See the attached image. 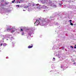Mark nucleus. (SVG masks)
Listing matches in <instances>:
<instances>
[{"mask_svg":"<svg viewBox=\"0 0 76 76\" xmlns=\"http://www.w3.org/2000/svg\"><path fill=\"white\" fill-rule=\"evenodd\" d=\"M23 11H26V10H23Z\"/></svg>","mask_w":76,"mask_h":76,"instance_id":"obj_25","label":"nucleus"},{"mask_svg":"<svg viewBox=\"0 0 76 76\" xmlns=\"http://www.w3.org/2000/svg\"><path fill=\"white\" fill-rule=\"evenodd\" d=\"M14 28H15V27H13L11 26L8 25L7 28V29L8 31H11L12 33H13V32H14L15 31V29Z\"/></svg>","mask_w":76,"mask_h":76,"instance_id":"obj_4","label":"nucleus"},{"mask_svg":"<svg viewBox=\"0 0 76 76\" xmlns=\"http://www.w3.org/2000/svg\"><path fill=\"white\" fill-rule=\"evenodd\" d=\"M70 24L72 26H73V23H70Z\"/></svg>","mask_w":76,"mask_h":76,"instance_id":"obj_12","label":"nucleus"},{"mask_svg":"<svg viewBox=\"0 0 76 76\" xmlns=\"http://www.w3.org/2000/svg\"><path fill=\"white\" fill-rule=\"evenodd\" d=\"M54 20L53 17H50V18H46L45 19H42L41 21H39L41 19L39 18L38 20H36V22L34 23L35 26L38 25L39 24H40L41 26H44L45 24V25L49 24L50 25L53 26V24L51 23V20Z\"/></svg>","mask_w":76,"mask_h":76,"instance_id":"obj_1","label":"nucleus"},{"mask_svg":"<svg viewBox=\"0 0 76 76\" xmlns=\"http://www.w3.org/2000/svg\"><path fill=\"white\" fill-rule=\"evenodd\" d=\"M73 64H74L75 66H76V63H74Z\"/></svg>","mask_w":76,"mask_h":76,"instance_id":"obj_20","label":"nucleus"},{"mask_svg":"<svg viewBox=\"0 0 76 76\" xmlns=\"http://www.w3.org/2000/svg\"><path fill=\"white\" fill-rule=\"evenodd\" d=\"M55 58H53V61H55Z\"/></svg>","mask_w":76,"mask_h":76,"instance_id":"obj_18","label":"nucleus"},{"mask_svg":"<svg viewBox=\"0 0 76 76\" xmlns=\"http://www.w3.org/2000/svg\"><path fill=\"white\" fill-rule=\"evenodd\" d=\"M7 45V44L6 43H4L3 44V46H6V45Z\"/></svg>","mask_w":76,"mask_h":76,"instance_id":"obj_11","label":"nucleus"},{"mask_svg":"<svg viewBox=\"0 0 76 76\" xmlns=\"http://www.w3.org/2000/svg\"><path fill=\"white\" fill-rule=\"evenodd\" d=\"M32 34H34V30L32 27H31L29 29V31L28 33V35L31 36Z\"/></svg>","mask_w":76,"mask_h":76,"instance_id":"obj_6","label":"nucleus"},{"mask_svg":"<svg viewBox=\"0 0 76 76\" xmlns=\"http://www.w3.org/2000/svg\"><path fill=\"white\" fill-rule=\"evenodd\" d=\"M73 60V59H71V60Z\"/></svg>","mask_w":76,"mask_h":76,"instance_id":"obj_32","label":"nucleus"},{"mask_svg":"<svg viewBox=\"0 0 76 76\" xmlns=\"http://www.w3.org/2000/svg\"><path fill=\"white\" fill-rule=\"evenodd\" d=\"M56 46H54V47H56Z\"/></svg>","mask_w":76,"mask_h":76,"instance_id":"obj_29","label":"nucleus"},{"mask_svg":"<svg viewBox=\"0 0 76 76\" xmlns=\"http://www.w3.org/2000/svg\"><path fill=\"white\" fill-rule=\"evenodd\" d=\"M56 25H57V24H56Z\"/></svg>","mask_w":76,"mask_h":76,"instance_id":"obj_36","label":"nucleus"},{"mask_svg":"<svg viewBox=\"0 0 76 76\" xmlns=\"http://www.w3.org/2000/svg\"><path fill=\"white\" fill-rule=\"evenodd\" d=\"M76 45H75V46H76Z\"/></svg>","mask_w":76,"mask_h":76,"instance_id":"obj_35","label":"nucleus"},{"mask_svg":"<svg viewBox=\"0 0 76 76\" xmlns=\"http://www.w3.org/2000/svg\"><path fill=\"white\" fill-rule=\"evenodd\" d=\"M49 0H42L41 1L42 3L43 4H48V6L50 5L53 7H56L57 6L56 5L52 4V1Z\"/></svg>","mask_w":76,"mask_h":76,"instance_id":"obj_2","label":"nucleus"},{"mask_svg":"<svg viewBox=\"0 0 76 76\" xmlns=\"http://www.w3.org/2000/svg\"><path fill=\"white\" fill-rule=\"evenodd\" d=\"M19 3H20V2L19 1Z\"/></svg>","mask_w":76,"mask_h":76,"instance_id":"obj_27","label":"nucleus"},{"mask_svg":"<svg viewBox=\"0 0 76 76\" xmlns=\"http://www.w3.org/2000/svg\"><path fill=\"white\" fill-rule=\"evenodd\" d=\"M19 3V2L18 1H17V3Z\"/></svg>","mask_w":76,"mask_h":76,"instance_id":"obj_24","label":"nucleus"},{"mask_svg":"<svg viewBox=\"0 0 76 76\" xmlns=\"http://www.w3.org/2000/svg\"><path fill=\"white\" fill-rule=\"evenodd\" d=\"M44 11H45V10H44Z\"/></svg>","mask_w":76,"mask_h":76,"instance_id":"obj_28","label":"nucleus"},{"mask_svg":"<svg viewBox=\"0 0 76 76\" xmlns=\"http://www.w3.org/2000/svg\"><path fill=\"white\" fill-rule=\"evenodd\" d=\"M27 38H28V37H27Z\"/></svg>","mask_w":76,"mask_h":76,"instance_id":"obj_33","label":"nucleus"},{"mask_svg":"<svg viewBox=\"0 0 76 76\" xmlns=\"http://www.w3.org/2000/svg\"><path fill=\"white\" fill-rule=\"evenodd\" d=\"M62 0V1H63L64 0Z\"/></svg>","mask_w":76,"mask_h":76,"instance_id":"obj_31","label":"nucleus"},{"mask_svg":"<svg viewBox=\"0 0 76 76\" xmlns=\"http://www.w3.org/2000/svg\"><path fill=\"white\" fill-rule=\"evenodd\" d=\"M39 7H37L38 9L39 10H41L42 9H46V11H48V8L47 7V6H45V5H42L41 4L38 5Z\"/></svg>","mask_w":76,"mask_h":76,"instance_id":"obj_5","label":"nucleus"},{"mask_svg":"<svg viewBox=\"0 0 76 76\" xmlns=\"http://www.w3.org/2000/svg\"><path fill=\"white\" fill-rule=\"evenodd\" d=\"M71 48H73V47L72 46H71Z\"/></svg>","mask_w":76,"mask_h":76,"instance_id":"obj_22","label":"nucleus"},{"mask_svg":"<svg viewBox=\"0 0 76 76\" xmlns=\"http://www.w3.org/2000/svg\"><path fill=\"white\" fill-rule=\"evenodd\" d=\"M28 11H30V10H29V8H28Z\"/></svg>","mask_w":76,"mask_h":76,"instance_id":"obj_26","label":"nucleus"},{"mask_svg":"<svg viewBox=\"0 0 76 76\" xmlns=\"http://www.w3.org/2000/svg\"><path fill=\"white\" fill-rule=\"evenodd\" d=\"M4 42V41L3 40V42Z\"/></svg>","mask_w":76,"mask_h":76,"instance_id":"obj_34","label":"nucleus"},{"mask_svg":"<svg viewBox=\"0 0 76 76\" xmlns=\"http://www.w3.org/2000/svg\"><path fill=\"white\" fill-rule=\"evenodd\" d=\"M2 45H3V43H1V46H2Z\"/></svg>","mask_w":76,"mask_h":76,"instance_id":"obj_21","label":"nucleus"},{"mask_svg":"<svg viewBox=\"0 0 76 76\" xmlns=\"http://www.w3.org/2000/svg\"><path fill=\"white\" fill-rule=\"evenodd\" d=\"M1 37H3V39H6V40L7 41L8 40H9V39H8V38L7 37H8V38H9V39H10L11 40H12V39H15V38L13 37L12 35H11L8 34H7L5 36H3L2 35L1 36Z\"/></svg>","mask_w":76,"mask_h":76,"instance_id":"obj_3","label":"nucleus"},{"mask_svg":"<svg viewBox=\"0 0 76 76\" xmlns=\"http://www.w3.org/2000/svg\"><path fill=\"white\" fill-rule=\"evenodd\" d=\"M17 7H19V5H16Z\"/></svg>","mask_w":76,"mask_h":76,"instance_id":"obj_17","label":"nucleus"},{"mask_svg":"<svg viewBox=\"0 0 76 76\" xmlns=\"http://www.w3.org/2000/svg\"><path fill=\"white\" fill-rule=\"evenodd\" d=\"M74 47L75 49L76 48V46H75Z\"/></svg>","mask_w":76,"mask_h":76,"instance_id":"obj_23","label":"nucleus"},{"mask_svg":"<svg viewBox=\"0 0 76 76\" xmlns=\"http://www.w3.org/2000/svg\"><path fill=\"white\" fill-rule=\"evenodd\" d=\"M21 32H23V30L22 29H20Z\"/></svg>","mask_w":76,"mask_h":76,"instance_id":"obj_14","label":"nucleus"},{"mask_svg":"<svg viewBox=\"0 0 76 76\" xmlns=\"http://www.w3.org/2000/svg\"><path fill=\"white\" fill-rule=\"evenodd\" d=\"M63 67H62V66H61V68H62Z\"/></svg>","mask_w":76,"mask_h":76,"instance_id":"obj_30","label":"nucleus"},{"mask_svg":"<svg viewBox=\"0 0 76 76\" xmlns=\"http://www.w3.org/2000/svg\"><path fill=\"white\" fill-rule=\"evenodd\" d=\"M69 22H70V23H72V20H69Z\"/></svg>","mask_w":76,"mask_h":76,"instance_id":"obj_16","label":"nucleus"},{"mask_svg":"<svg viewBox=\"0 0 76 76\" xmlns=\"http://www.w3.org/2000/svg\"><path fill=\"white\" fill-rule=\"evenodd\" d=\"M62 2H61V3H59V4H60V6H61V4H62Z\"/></svg>","mask_w":76,"mask_h":76,"instance_id":"obj_15","label":"nucleus"},{"mask_svg":"<svg viewBox=\"0 0 76 76\" xmlns=\"http://www.w3.org/2000/svg\"><path fill=\"white\" fill-rule=\"evenodd\" d=\"M31 5L32 7H33L32 8V9H34V8H35V7H37V8L38 9V7H39V6H38V5H39V4H36L35 3H33L31 4ZM36 6H37V7H36Z\"/></svg>","mask_w":76,"mask_h":76,"instance_id":"obj_7","label":"nucleus"},{"mask_svg":"<svg viewBox=\"0 0 76 76\" xmlns=\"http://www.w3.org/2000/svg\"><path fill=\"white\" fill-rule=\"evenodd\" d=\"M28 6H26L24 7V8H28V7H30L31 6V3H28Z\"/></svg>","mask_w":76,"mask_h":76,"instance_id":"obj_8","label":"nucleus"},{"mask_svg":"<svg viewBox=\"0 0 76 76\" xmlns=\"http://www.w3.org/2000/svg\"><path fill=\"white\" fill-rule=\"evenodd\" d=\"M33 47V46H28V48H32Z\"/></svg>","mask_w":76,"mask_h":76,"instance_id":"obj_10","label":"nucleus"},{"mask_svg":"<svg viewBox=\"0 0 76 76\" xmlns=\"http://www.w3.org/2000/svg\"><path fill=\"white\" fill-rule=\"evenodd\" d=\"M57 55H58V57L59 58H61H61H62V59H61V60H63V58H62L60 56H61V55H60V53H58V54Z\"/></svg>","mask_w":76,"mask_h":76,"instance_id":"obj_9","label":"nucleus"},{"mask_svg":"<svg viewBox=\"0 0 76 76\" xmlns=\"http://www.w3.org/2000/svg\"><path fill=\"white\" fill-rule=\"evenodd\" d=\"M22 35H24V33H23V32L22 33Z\"/></svg>","mask_w":76,"mask_h":76,"instance_id":"obj_19","label":"nucleus"},{"mask_svg":"<svg viewBox=\"0 0 76 76\" xmlns=\"http://www.w3.org/2000/svg\"><path fill=\"white\" fill-rule=\"evenodd\" d=\"M15 1V0H12V3H13Z\"/></svg>","mask_w":76,"mask_h":76,"instance_id":"obj_13","label":"nucleus"}]
</instances>
